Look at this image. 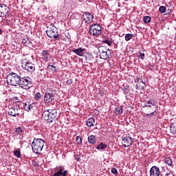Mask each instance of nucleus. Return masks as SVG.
<instances>
[{
  "instance_id": "nucleus-33",
  "label": "nucleus",
  "mask_w": 176,
  "mask_h": 176,
  "mask_svg": "<svg viewBox=\"0 0 176 176\" xmlns=\"http://www.w3.org/2000/svg\"><path fill=\"white\" fill-rule=\"evenodd\" d=\"M15 132L16 133V134H18V135H20V134H23V131L20 127L16 128Z\"/></svg>"
},
{
  "instance_id": "nucleus-11",
  "label": "nucleus",
  "mask_w": 176,
  "mask_h": 176,
  "mask_svg": "<svg viewBox=\"0 0 176 176\" xmlns=\"http://www.w3.org/2000/svg\"><path fill=\"white\" fill-rule=\"evenodd\" d=\"M19 111H20V107L19 106H14L12 105L8 111V115H10L11 116H14L16 118V116H19Z\"/></svg>"
},
{
  "instance_id": "nucleus-44",
  "label": "nucleus",
  "mask_w": 176,
  "mask_h": 176,
  "mask_svg": "<svg viewBox=\"0 0 176 176\" xmlns=\"http://www.w3.org/2000/svg\"><path fill=\"white\" fill-rule=\"evenodd\" d=\"M0 34H2V30L0 29Z\"/></svg>"
},
{
  "instance_id": "nucleus-21",
  "label": "nucleus",
  "mask_w": 176,
  "mask_h": 176,
  "mask_svg": "<svg viewBox=\"0 0 176 176\" xmlns=\"http://www.w3.org/2000/svg\"><path fill=\"white\" fill-rule=\"evenodd\" d=\"M34 104L30 103V102H25L24 104V109L25 111H27V112H30V111L33 108Z\"/></svg>"
},
{
  "instance_id": "nucleus-10",
  "label": "nucleus",
  "mask_w": 176,
  "mask_h": 176,
  "mask_svg": "<svg viewBox=\"0 0 176 176\" xmlns=\"http://www.w3.org/2000/svg\"><path fill=\"white\" fill-rule=\"evenodd\" d=\"M58 170V171H57ZM56 172L53 176H67V174H68V170H64V166H56L55 168Z\"/></svg>"
},
{
  "instance_id": "nucleus-4",
  "label": "nucleus",
  "mask_w": 176,
  "mask_h": 176,
  "mask_svg": "<svg viewBox=\"0 0 176 176\" xmlns=\"http://www.w3.org/2000/svg\"><path fill=\"white\" fill-rule=\"evenodd\" d=\"M19 86L21 89L28 90L32 87V78L28 76L21 77Z\"/></svg>"
},
{
  "instance_id": "nucleus-2",
  "label": "nucleus",
  "mask_w": 176,
  "mask_h": 176,
  "mask_svg": "<svg viewBox=\"0 0 176 176\" xmlns=\"http://www.w3.org/2000/svg\"><path fill=\"white\" fill-rule=\"evenodd\" d=\"M45 146V140L43 139L34 138L32 143V149L34 153L39 155Z\"/></svg>"
},
{
  "instance_id": "nucleus-26",
  "label": "nucleus",
  "mask_w": 176,
  "mask_h": 176,
  "mask_svg": "<svg viewBox=\"0 0 176 176\" xmlns=\"http://www.w3.org/2000/svg\"><path fill=\"white\" fill-rule=\"evenodd\" d=\"M133 38H134V34H126L125 35V41H126V42H129V41L133 39Z\"/></svg>"
},
{
  "instance_id": "nucleus-28",
  "label": "nucleus",
  "mask_w": 176,
  "mask_h": 176,
  "mask_svg": "<svg viewBox=\"0 0 176 176\" xmlns=\"http://www.w3.org/2000/svg\"><path fill=\"white\" fill-rule=\"evenodd\" d=\"M47 69L53 71V72H56V71H57V67L54 66V65H49Z\"/></svg>"
},
{
  "instance_id": "nucleus-1",
  "label": "nucleus",
  "mask_w": 176,
  "mask_h": 176,
  "mask_svg": "<svg viewBox=\"0 0 176 176\" xmlns=\"http://www.w3.org/2000/svg\"><path fill=\"white\" fill-rule=\"evenodd\" d=\"M42 117L47 122V124L50 123H56L57 119V110L48 109L43 112Z\"/></svg>"
},
{
  "instance_id": "nucleus-17",
  "label": "nucleus",
  "mask_w": 176,
  "mask_h": 176,
  "mask_svg": "<svg viewBox=\"0 0 176 176\" xmlns=\"http://www.w3.org/2000/svg\"><path fill=\"white\" fill-rule=\"evenodd\" d=\"M148 107V108H152V107H156V102H155V100L153 99H150L149 100H146L144 102V107Z\"/></svg>"
},
{
  "instance_id": "nucleus-19",
  "label": "nucleus",
  "mask_w": 176,
  "mask_h": 176,
  "mask_svg": "<svg viewBox=\"0 0 176 176\" xmlns=\"http://www.w3.org/2000/svg\"><path fill=\"white\" fill-rule=\"evenodd\" d=\"M42 56L43 60L45 63H47V61H49V52H47V50H43L42 52Z\"/></svg>"
},
{
  "instance_id": "nucleus-42",
  "label": "nucleus",
  "mask_w": 176,
  "mask_h": 176,
  "mask_svg": "<svg viewBox=\"0 0 176 176\" xmlns=\"http://www.w3.org/2000/svg\"><path fill=\"white\" fill-rule=\"evenodd\" d=\"M155 112H156V111H153V112H152V113H149V114H146V116H151V117H152V116H153V115L155 114Z\"/></svg>"
},
{
  "instance_id": "nucleus-29",
  "label": "nucleus",
  "mask_w": 176,
  "mask_h": 176,
  "mask_svg": "<svg viewBox=\"0 0 176 176\" xmlns=\"http://www.w3.org/2000/svg\"><path fill=\"white\" fill-rule=\"evenodd\" d=\"M76 142L77 145H82V138L80 136H77L76 139Z\"/></svg>"
},
{
  "instance_id": "nucleus-18",
  "label": "nucleus",
  "mask_w": 176,
  "mask_h": 176,
  "mask_svg": "<svg viewBox=\"0 0 176 176\" xmlns=\"http://www.w3.org/2000/svg\"><path fill=\"white\" fill-rule=\"evenodd\" d=\"M144 86H145V82H144L141 78L138 79V85H136L137 90H138V89L139 90H144Z\"/></svg>"
},
{
  "instance_id": "nucleus-39",
  "label": "nucleus",
  "mask_w": 176,
  "mask_h": 176,
  "mask_svg": "<svg viewBox=\"0 0 176 176\" xmlns=\"http://www.w3.org/2000/svg\"><path fill=\"white\" fill-rule=\"evenodd\" d=\"M103 42L104 43H107L108 46H111L112 45V41L109 40H104Z\"/></svg>"
},
{
  "instance_id": "nucleus-31",
  "label": "nucleus",
  "mask_w": 176,
  "mask_h": 176,
  "mask_svg": "<svg viewBox=\"0 0 176 176\" xmlns=\"http://www.w3.org/2000/svg\"><path fill=\"white\" fill-rule=\"evenodd\" d=\"M165 163H166L168 166H171L173 164V161L171 160V159L166 157L165 158Z\"/></svg>"
},
{
  "instance_id": "nucleus-30",
  "label": "nucleus",
  "mask_w": 176,
  "mask_h": 176,
  "mask_svg": "<svg viewBox=\"0 0 176 176\" xmlns=\"http://www.w3.org/2000/svg\"><path fill=\"white\" fill-rule=\"evenodd\" d=\"M104 148H107V144L104 143H100L97 146V149H104Z\"/></svg>"
},
{
  "instance_id": "nucleus-7",
  "label": "nucleus",
  "mask_w": 176,
  "mask_h": 176,
  "mask_svg": "<svg viewBox=\"0 0 176 176\" xmlns=\"http://www.w3.org/2000/svg\"><path fill=\"white\" fill-rule=\"evenodd\" d=\"M89 34L94 36H98L101 34V26L98 23L91 25L89 28Z\"/></svg>"
},
{
  "instance_id": "nucleus-6",
  "label": "nucleus",
  "mask_w": 176,
  "mask_h": 176,
  "mask_svg": "<svg viewBox=\"0 0 176 176\" xmlns=\"http://www.w3.org/2000/svg\"><path fill=\"white\" fill-rule=\"evenodd\" d=\"M100 58L102 60H109L111 58V50L104 46L98 47Z\"/></svg>"
},
{
  "instance_id": "nucleus-9",
  "label": "nucleus",
  "mask_w": 176,
  "mask_h": 176,
  "mask_svg": "<svg viewBox=\"0 0 176 176\" xmlns=\"http://www.w3.org/2000/svg\"><path fill=\"white\" fill-rule=\"evenodd\" d=\"M10 9L6 4H0V17H6L9 14V10Z\"/></svg>"
},
{
  "instance_id": "nucleus-22",
  "label": "nucleus",
  "mask_w": 176,
  "mask_h": 176,
  "mask_svg": "<svg viewBox=\"0 0 176 176\" xmlns=\"http://www.w3.org/2000/svg\"><path fill=\"white\" fill-rule=\"evenodd\" d=\"M88 142L91 145H94L96 144V136L91 135L88 137Z\"/></svg>"
},
{
  "instance_id": "nucleus-24",
  "label": "nucleus",
  "mask_w": 176,
  "mask_h": 176,
  "mask_svg": "<svg viewBox=\"0 0 176 176\" xmlns=\"http://www.w3.org/2000/svg\"><path fill=\"white\" fill-rule=\"evenodd\" d=\"M170 133L171 134L175 135L176 133V123H171L170 124Z\"/></svg>"
},
{
  "instance_id": "nucleus-38",
  "label": "nucleus",
  "mask_w": 176,
  "mask_h": 176,
  "mask_svg": "<svg viewBox=\"0 0 176 176\" xmlns=\"http://www.w3.org/2000/svg\"><path fill=\"white\" fill-rule=\"evenodd\" d=\"M21 153V151L20 148H17L16 150L14 151V155H20Z\"/></svg>"
},
{
  "instance_id": "nucleus-34",
  "label": "nucleus",
  "mask_w": 176,
  "mask_h": 176,
  "mask_svg": "<svg viewBox=\"0 0 176 176\" xmlns=\"http://www.w3.org/2000/svg\"><path fill=\"white\" fill-rule=\"evenodd\" d=\"M159 10L160 13H165L166 12V6H162L160 7Z\"/></svg>"
},
{
  "instance_id": "nucleus-27",
  "label": "nucleus",
  "mask_w": 176,
  "mask_h": 176,
  "mask_svg": "<svg viewBox=\"0 0 176 176\" xmlns=\"http://www.w3.org/2000/svg\"><path fill=\"white\" fill-rule=\"evenodd\" d=\"M151 18L149 16H145L143 18V21H144V23H145V24H148V23H151Z\"/></svg>"
},
{
  "instance_id": "nucleus-16",
  "label": "nucleus",
  "mask_w": 176,
  "mask_h": 176,
  "mask_svg": "<svg viewBox=\"0 0 176 176\" xmlns=\"http://www.w3.org/2000/svg\"><path fill=\"white\" fill-rule=\"evenodd\" d=\"M85 50H86V49L79 47L77 49H74L72 52L77 56H79V57H83V56H85Z\"/></svg>"
},
{
  "instance_id": "nucleus-25",
  "label": "nucleus",
  "mask_w": 176,
  "mask_h": 176,
  "mask_svg": "<svg viewBox=\"0 0 176 176\" xmlns=\"http://www.w3.org/2000/svg\"><path fill=\"white\" fill-rule=\"evenodd\" d=\"M74 158L77 162H83V155H74Z\"/></svg>"
},
{
  "instance_id": "nucleus-37",
  "label": "nucleus",
  "mask_w": 176,
  "mask_h": 176,
  "mask_svg": "<svg viewBox=\"0 0 176 176\" xmlns=\"http://www.w3.org/2000/svg\"><path fill=\"white\" fill-rule=\"evenodd\" d=\"M116 112H118V113L120 115V113H123V108L122 107H118L116 109Z\"/></svg>"
},
{
  "instance_id": "nucleus-5",
  "label": "nucleus",
  "mask_w": 176,
  "mask_h": 176,
  "mask_svg": "<svg viewBox=\"0 0 176 176\" xmlns=\"http://www.w3.org/2000/svg\"><path fill=\"white\" fill-rule=\"evenodd\" d=\"M46 34L48 38H53L54 41H60V39H61V36L60 34H58L57 28L54 26H52L50 29L46 30Z\"/></svg>"
},
{
  "instance_id": "nucleus-35",
  "label": "nucleus",
  "mask_w": 176,
  "mask_h": 176,
  "mask_svg": "<svg viewBox=\"0 0 176 176\" xmlns=\"http://www.w3.org/2000/svg\"><path fill=\"white\" fill-rule=\"evenodd\" d=\"M111 173L112 174H115L116 175H118V174L119 173V172H118V169L115 168H111Z\"/></svg>"
},
{
  "instance_id": "nucleus-13",
  "label": "nucleus",
  "mask_w": 176,
  "mask_h": 176,
  "mask_svg": "<svg viewBox=\"0 0 176 176\" xmlns=\"http://www.w3.org/2000/svg\"><path fill=\"white\" fill-rule=\"evenodd\" d=\"M82 18L85 23L90 24V23L93 22V19H94V16L89 12H85L82 15Z\"/></svg>"
},
{
  "instance_id": "nucleus-14",
  "label": "nucleus",
  "mask_w": 176,
  "mask_h": 176,
  "mask_svg": "<svg viewBox=\"0 0 176 176\" xmlns=\"http://www.w3.org/2000/svg\"><path fill=\"white\" fill-rule=\"evenodd\" d=\"M54 100V95L50 92H46L44 95V102H52Z\"/></svg>"
},
{
  "instance_id": "nucleus-3",
  "label": "nucleus",
  "mask_w": 176,
  "mask_h": 176,
  "mask_svg": "<svg viewBox=\"0 0 176 176\" xmlns=\"http://www.w3.org/2000/svg\"><path fill=\"white\" fill-rule=\"evenodd\" d=\"M21 79V76L14 72H11L7 77V82L10 83V86H17V85L19 86Z\"/></svg>"
},
{
  "instance_id": "nucleus-32",
  "label": "nucleus",
  "mask_w": 176,
  "mask_h": 176,
  "mask_svg": "<svg viewBox=\"0 0 176 176\" xmlns=\"http://www.w3.org/2000/svg\"><path fill=\"white\" fill-rule=\"evenodd\" d=\"M41 96L42 95L41 94V92H36V94L34 95V98L35 100H36V101H38V100H39Z\"/></svg>"
},
{
  "instance_id": "nucleus-20",
  "label": "nucleus",
  "mask_w": 176,
  "mask_h": 176,
  "mask_svg": "<svg viewBox=\"0 0 176 176\" xmlns=\"http://www.w3.org/2000/svg\"><path fill=\"white\" fill-rule=\"evenodd\" d=\"M86 123L87 127H93L94 126V123H96V120L94 118H90L87 120Z\"/></svg>"
},
{
  "instance_id": "nucleus-23",
  "label": "nucleus",
  "mask_w": 176,
  "mask_h": 176,
  "mask_svg": "<svg viewBox=\"0 0 176 176\" xmlns=\"http://www.w3.org/2000/svg\"><path fill=\"white\" fill-rule=\"evenodd\" d=\"M13 101H14L13 105L16 107H20L21 104V101H20V99H19V97L15 96L13 98Z\"/></svg>"
},
{
  "instance_id": "nucleus-8",
  "label": "nucleus",
  "mask_w": 176,
  "mask_h": 176,
  "mask_svg": "<svg viewBox=\"0 0 176 176\" xmlns=\"http://www.w3.org/2000/svg\"><path fill=\"white\" fill-rule=\"evenodd\" d=\"M22 68L28 71V72L32 74L35 71V65L30 62L22 63Z\"/></svg>"
},
{
  "instance_id": "nucleus-43",
  "label": "nucleus",
  "mask_w": 176,
  "mask_h": 176,
  "mask_svg": "<svg viewBox=\"0 0 176 176\" xmlns=\"http://www.w3.org/2000/svg\"><path fill=\"white\" fill-rule=\"evenodd\" d=\"M16 157L18 159H20V157H21V155H16Z\"/></svg>"
},
{
  "instance_id": "nucleus-41",
  "label": "nucleus",
  "mask_w": 176,
  "mask_h": 176,
  "mask_svg": "<svg viewBox=\"0 0 176 176\" xmlns=\"http://www.w3.org/2000/svg\"><path fill=\"white\" fill-rule=\"evenodd\" d=\"M28 41V38H27V39L23 38V39L22 40V43H24V45H25V44H27Z\"/></svg>"
},
{
  "instance_id": "nucleus-15",
  "label": "nucleus",
  "mask_w": 176,
  "mask_h": 176,
  "mask_svg": "<svg viewBox=\"0 0 176 176\" xmlns=\"http://www.w3.org/2000/svg\"><path fill=\"white\" fill-rule=\"evenodd\" d=\"M160 170L157 166H153L150 169V176H160Z\"/></svg>"
},
{
  "instance_id": "nucleus-40",
  "label": "nucleus",
  "mask_w": 176,
  "mask_h": 176,
  "mask_svg": "<svg viewBox=\"0 0 176 176\" xmlns=\"http://www.w3.org/2000/svg\"><path fill=\"white\" fill-rule=\"evenodd\" d=\"M32 164H33V166L34 167H38V166H39V164H38V163L36 162V161H32Z\"/></svg>"
},
{
  "instance_id": "nucleus-12",
  "label": "nucleus",
  "mask_w": 176,
  "mask_h": 176,
  "mask_svg": "<svg viewBox=\"0 0 176 176\" xmlns=\"http://www.w3.org/2000/svg\"><path fill=\"white\" fill-rule=\"evenodd\" d=\"M122 144L124 148H127L133 144V138L130 136L122 138Z\"/></svg>"
},
{
  "instance_id": "nucleus-36",
  "label": "nucleus",
  "mask_w": 176,
  "mask_h": 176,
  "mask_svg": "<svg viewBox=\"0 0 176 176\" xmlns=\"http://www.w3.org/2000/svg\"><path fill=\"white\" fill-rule=\"evenodd\" d=\"M140 57L142 60H144L145 58V54L142 52V51H140Z\"/></svg>"
}]
</instances>
